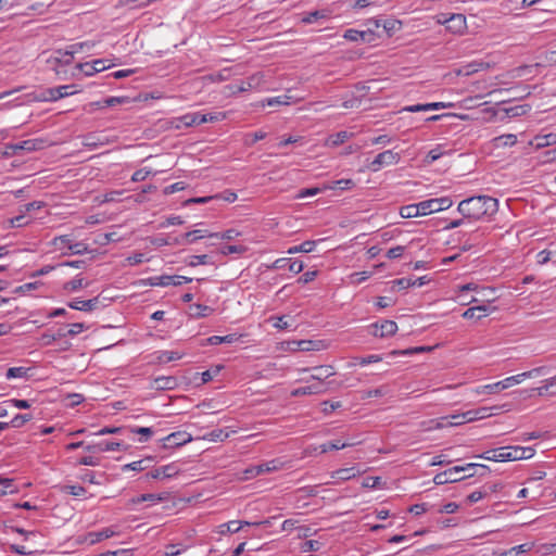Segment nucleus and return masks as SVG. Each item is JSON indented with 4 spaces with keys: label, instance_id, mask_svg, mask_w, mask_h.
Wrapping results in <instances>:
<instances>
[{
    "label": "nucleus",
    "instance_id": "52",
    "mask_svg": "<svg viewBox=\"0 0 556 556\" xmlns=\"http://www.w3.org/2000/svg\"><path fill=\"white\" fill-rule=\"evenodd\" d=\"M190 308L195 309V312L192 313V315L195 317H206L213 312V308H211L210 306H206V305H202V304H195V305L191 306Z\"/></svg>",
    "mask_w": 556,
    "mask_h": 556
},
{
    "label": "nucleus",
    "instance_id": "5",
    "mask_svg": "<svg viewBox=\"0 0 556 556\" xmlns=\"http://www.w3.org/2000/svg\"><path fill=\"white\" fill-rule=\"evenodd\" d=\"M401 160V156L397 152L392 150H387L379 153L374 161L368 165V168L372 172H378L384 165H393L397 164Z\"/></svg>",
    "mask_w": 556,
    "mask_h": 556
},
{
    "label": "nucleus",
    "instance_id": "62",
    "mask_svg": "<svg viewBox=\"0 0 556 556\" xmlns=\"http://www.w3.org/2000/svg\"><path fill=\"white\" fill-rule=\"evenodd\" d=\"M43 206V202L41 201H33V202H29L23 206H21L20 208V213H28L30 211H35V210H39Z\"/></svg>",
    "mask_w": 556,
    "mask_h": 556
},
{
    "label": "nucleus",
    "instance_id": "14",
    "mask_svg": "<svg viewBox=\"0 0 556 556\" xmlns=\"http://www.w3.org/2000/svg\"><path fill=\"white\" fill-rule=\"evenodd\" d=\"M178 387V379L174 376H160L153 379L152 388L155 390H174Z\"/></svg>",
    "mask_w": 556,
    "mask_h": 556
},
{
    "label": "nucleus",
    "instance_id": "64",
    "mask_svg": "<svg viewBox=\"0 0 556 556\" xmlns=\"http://www.w3.org/2000/svg\"><path fill=\"white\" fill-rule=\"evenodd\" d=\"M132 548H121L116 551H106V556H132Z\"/></svg>",
    "mask_w": 556,
    "mask_h": 556
},
{
    "label": "nucleus",
    "instance_id": "63",
    "mask_svg": "<svg viewBox=\"0 0 556 556\" xmlns=\"http://www.w3.org/2000/svg\"><path fill=\"white\" fill-rule=\"evenodd\" d=\"M318 275V271L317 270H308L306 273H304L299 279H298V283H301V285H306L311 281H313Z\"/></svg>",
    "mask_w": 556,
    "mask_h": 556
},
{
    "label": "nucleus",
    "instance_id": "32",
    "mask_svg": "<svg viewBox=\"0 0 556 556\" xmlns=\"http://www.w3.org/2000/svg\"><path fill=\"white\" fill-rule=\"evenodd\" d=\"M315 245H316V241L307 240V241H304L303 243H301L299 245L291 247L288 250V253L289 254L309 253V252H312L314 250Z\"/></svg>",
    "mask_w": 556,
    "mask_h": 556
},
{
    "label": "nucleus",
    "instance_id": "31",
    "mask_svg": "<svg viewBox=\"0 0 556 556\" xmlns=\"http://www.w3.org/2000/svg\"><path fill=\"white\" fill-rule=\"evenodd\" d=\"M494 146L500 147H511L517 142V136L514 134H506L494 138Z\"/></svg>",
    "mask_w": 556,
    "mask_h": 556
},
{
    "label": "nucleus",
    "instance_id": "58",
    "mask_svg": "<svg viewBox=\"0 0 556 556\" xmlns=\"http://www.w3.org/2000/svg\"><path fill=\"white\" fill-rule=\"evenodd\" d=\"M131 99L129 97H110L106 98V108L115 106L117 104L130 103Z\"/></svg>",
    "mask_w": 556,
    "mask_h": 556
},
{
    "label": "nucleus",
    "instance_id": "9",
    "mask_svg": "<svg viewBox=\"0 0 556 556\" xmlns=\"http://www.w3.org/2000/svg\"><path fill=\"white\" fill-rule=\"evenodd\" d=\"M163 441L165 448H174L189 443L192 441V437L186 431H177L167 435Z\"/></svg>",
    "mask_w": 556,
    "mask_h": 556
},
{
    "label": "nucleus",
    "instance_id": "51",
    "mask_svg": "<svg viewBox=\"0 0 556 556\" xmlns=\"http://www.w3.org/2000/svg\"><path fill=\"white\" fill-rule=\"evenodd\" d=\"M276 469H278L277 460H271V462H268V463H265V464L257 465L255 473L256 475H262V473H265V472L274 471Z\"/></svg>",
    "mask_w": 556,
    "mask_h": 556
},
{
    "label": "nucleus",
    "instance_id": "49",
    "mask_svg": "<svg viewBox=\"0 0 556 556\" xmlns=\"http://www.w3.org/2000/svg\"><path fill=\"white\" fill-rule=\"evenodd\" d=\"M327 15H326L325 11L316 10V11L309 12L305 16H303L302 22L304 24H311V23L317 21L318 18H324Z\"/></svg>",
    "mask_w": 556,
    "mask_h": 556
},
{
    "label": "nucleus",
    "instance_id": "60",
    "mask_svg": "<svg viewBox=\"0 0 556 556\" xmlns=\"http://www.w3.org/2000/svg\"><path fill=\"white\" fill-rule=\"evenodd\" d=\"M63 491L66 494H71L74 496H80L85 493V488L81 485H64Z\"/></svg>",
    "mask_w": 556,
    "mask_h": 556
},
{
    "label": "nucleus",
    "instance_id": "45",
    "mask_svg": "<svg viewBox=\"0 0 556 556\" xmlns=\"http://www.w3.org/2000/svg\"><path fill=\"white\" fill-rule=\"evenodd\" d=\"M267 136L266 132L262 131V130H258L254 134H250V135H247L245 138H244V144L245 146H253L255 144L258 140H263L265 139Z\"/></svg>",
    "mask_w": 556,
    "mask_h": 556
},
{
    "label": "nucleus",
    "instance_id": "11",
    "mask_svg": "<svg viewBox=\"0 0 556 556\" xmlns=\"http://www.w3.org/2000/svg\"><path fill=\"white\" fill-rule=\"evenodd\" d=\"M74 68L83 73L84 76H92L96 73L104 71V60L98 59L91 62L77 63Z\"/></svg>",
    "mask_w": 556,
    "mask_h": 556
},
{
    "label": "nucleus",
    "instance_id": "36",
    "mask_svg": "<svg viewBox=\"0 0 556 556\" xmlns=\"http://www.w3.org/2000/svg\"><path fill=\"white\" fill-rule=\"evenodd\" d=\"M172 280L169 275L154 276L147 279L149 286L152 287H167L169 286V281Z\"/></svg>",
    "mask_w": 556,
    "mask_h": 556
},
{
    "label": "nucleus",
    "instance_id": "56",
    "mask_svg": "<svg viewBox=\"0 0 556 556\" xmlns=\"http://www.w3.org/2000/svg\"><path fill=\"white\" fill-rule=\"evenodd\" d=\"M320 546H321V543L319 541L307 540L302 544L301 549H302V552H317V551H319Z\"/></svg>",
    "mask_w": 556,
    "mask_h": 556
},
{
    "label": "nucleus",
    "instance_id": "13",
    "mask_svg": "<svg viewBox=\"0 0 556 556\" xmlns=\"http://www.w3.org/2000/svg\"><path fill=\"white\" fill-rule=\"evenodd\" d=\"M273 267L276 269L288 268L293 274H299L303 270L304 265L302 261L291 258H278L274 262Z\"/></svg>",
    "mask_w": 556,
    "mask_h": 556
},
{
    "label": "nucleus",
    "instance_id": "46",
    "mask_svg": "<svg viewBox=\"0 0 556 556\" xmlns=\"http://www.w3.org/2000/svg\"><path fill=\"white\" fill-rule=\"evenodd\" d=\"M0 484L3 485V489L0 491V495L17 492L12 479L0 478Z\"/></svg>",
    "mask_w": 556,
    "mask_h": 556
},
{
    "label": "nucleus",
    "instance_id": "39",
    "mask_svg": "<svg viewBox=\"0 0 556 556\" xmlns=\"http://www.w3.org/2000/svg\"><path fill=\"white\" fill-rule=\"evenodd\" d=\"M350 445H351L350 443H344V442H341L340 440H334V441L324 443L323 445H320V448H321V453H326L328 451L341 450V448H344Z\"/></svg>",
    "mask_w": 556,
    "mask_h": 556
},
{
    "label": "nucleus",
    "instance_id": "24",
    "mask_svg": "<svg viewBox=\"0 0 556 556\" xmlns=\"http://www.w3.org/2000/svg\"><path fill=\"white\" fill-rule=\"evenodd\" d=\"M501 462L519 460L522 452L519 453L517 446H504L501 447Z\"/></svg>",
    "mask_w": 556,
    "mask_h": 556
},
{
    "label": "nucleus",
    "instance_id": "37",
    "mask_svg": "<svg viewBox=\"0 0 556 556\" xmlns=\"http://www.w3.org/2000/svg\"><path fill=\"white\" fill-rule=\"evenodd\" d=\"M41 141L28 139L24 140L22 142H18V147H15V149H20V151H35L40 148Z\"/></svg>",
    "mask_w": 556,
    "mask_h": 556
},
{
    "label": "nucleus",
    "instance_id": "1",
    "mask_svg": "<svg viewBox=\"0 0 556 556\" xmlns=\"http://www.w3.org/2000/svg\"><path fill=\"white\" fill-rule=\"evenodd\" d=\"M498 210L497 199L490 195H476L459 202L457 211L468 220H479L494 215Z\"/></svg>",
    "mask_w": 556,
    "mask_h": 556
},
{
    "label": "nucleus",
    "instance_id": "26",
    "mask_svg": "<svg viewBox=\"0 0 556 556\" xmlns=\"http://www.w3.org/2000/svg\"><path fill=\"white\" fill-rule=\"evenodd\" d=\"M98 302V298H93L90 300H76L68 304L71 308L79 309V311H91Z\"/></svg>",
    "mask_w": 556,
    "mask_h": 556
},
{
    "label": "nucleus",
    "instance_id": "42",
    "mask_svg": "<svg viewBox=\"0 0 556 556\" xmlns=\"http://www.w3.org/2000/svg\"><path fill=\"white\" fill-rule=\"evenodd\" d=\"M28 368L25 367H10L7 370V379L24 378L27 376Z\"/></svg>",
    "mask_w": 556,
    "mask_h": 556
},
{
    "label": "nucleus",
    "instance_id": "34",
    "mask_svg": "<svg viewBox=\"0 0 556 556\" xmlns=\"http://www.w3.org/2000/svg\"><path fill=\"white\" fill-rule=\"evenodd\" d=\"M531 110L529 104H520L505 109L506 114L509 117H517L527 114Z\"/></svg>",
    "mask_w": 556,
    "mask_h": 556
},
{
    "label": "nucleus",
    "instance_id": "54",
    "mask_svg": "<svg viewBox=\"0 0 556 556\" xmlns=\"http://www.w3.org/2000/svg\"><path fill=\"white\" fill-rule=\"evenodd\" d=\"M39 285H40V282H38V281L24 283L22 286L16 287L13 290V293H15V294H24L26 292H29L31 290L37 289Z\"/></svg>",
    "mask_w": 556,
    "mask_h": 556
},
{
    "label": "nucleus",
    "instance_id": "44",
    "mask_svg": "<svg viewBox=\"0 0 556 556\" xmlns=\"http://www.w3.org/2000/svg\"><path fill=\"white\" fill-rule=\"evenodd\" d=\"M497 406L494 407H480L477 409L468 410L467 415H475L477 416V419H483L492 415V409H497Z\"/></svg>",
    "mask_w": 556,
    "mask_h": 556
},
{
    "label": "nucleus",
    "instance_id": "20",
    "mask_svg": "<svg viewBox=\"0 0 556 556\" xmlns=\"http://www.w3.org/2000/svg\"><path fill=\"white\" fill-rule=\"evenodd\" d=\"M207 116L208 115H202L200 113H191V114H186V115L181 116L179 118V121H180V123L184 124V126L191 127V126L201 125L203 123H206Z\"/></svg>",
    "mask_w": 556,
    "mask_h": 556
},
{
    "label": "nucleus",
    "instance_id": "57",
    "mask_svg": "<svg viewBox=\"0 0 556 556\" xmlns=\"http://www.w3.org/2000/svg\"><path fill=\"white\" fill-rule=\"evenodd\" d=\"M380 477H366L362 482V486L365 489H376L380 485Z\"/></svg>",
    "mask_w": 556,
    "mask_h": 556
},
{
    "label": "nucleus",
    "instance_id": "29",
    "mask_svg": "<svg viewBox=\"0 0 556 556\" xmlns=\"http://www.w3.org/2000/svg\"><path fill=\"white\" fill-rule=\"evenodd\" d=\"M488 68H490V63L484 61H473L464 66L466 75H471Z\"/></svg>",
    "mask_w": 556,
    "mask_h": 556
},
{
    "label": "nucleus",
    "instance_id": "17",
    "mask_svg": "<svg viewBox=\"0 0 556 556\" xmlns=\"http://www.w3.org/2000/svg\"><path fill=\"white\" fill-rule=\"evenodd\" d=\"M205 237H210V238L218 237V232H216V233H208L207 231H203V230H200V229L192 230V231L186 232L180 240L176 239V242L177 243H193L198 239L205 238Z\"/></svg>",
    "mask_w": 556,
    "mask_h": 556
},
{
    "label": "nucleus",
    "instance_id": "25",
    "mask_svg": "<svg viewBox=\"0 0 556 556\" xmlns=\"http://www.w3.org/2000/svg\"><path fill=\"white\" fill-rule=\"evenodd\" d=\"M314 374L312 375V379L317 380L323 383L325 379H328L332 375H334V371L332 370L331 366H318L315 367Z\"/></svg>",
    "mask_w": 556,
    "mask_h": 556
},
{
    "label": "nucleus",
    "instance_id": "55",
    "mask_svg": "<svg viewBox=\"0 0 556 556\" xmlns=\"http://www.w3.org/2000/svg\"><path fill=\"white\" fill-rule=\"evenodd\" d=\"M478 457L484 458L486 460L501 462V447L489 450L483 454L479 455Z\"/></svg>",
    "mask_w": 556,
    "mask_h": 556
},
{
    "label": "nucleus",
    "instance_id": "2",
    "mask_svg": "<svg viewBox=\"0 0 556 556\" xmlns=\"http://www.w3.org/2000/svg\"><path fill=\"white\" fill-rule=\"evenodd\" d=\"M476 464H466L464 466H454L434 476L433 482L437 485H443L446 483H455L460 480L473 477L477 475Z\"/></svg>",
    "mask_w": 556,
    "mask_h": 556
},
{
    "label": "nucleus",
    "instance_id": "40",
    "mask_svg": "<svg viewBox=\"0 0 556 556\" xmlns=\"http://www.w3.org/2000/svg\"><path fill=\"white\" fill-rule=\"evenodd\" d=\"M433 348L431 346H417V348H410L402 351L394 350L390 354L391 355H412L416 353H422L431 351Z\"/></svg>",
    "mask_w": 556,
    "mask_h": 556
},
{
    "label": "nucleus",
    "instance_id": "43",
    "mask_svg": "<svg viewBox=\"0 0 556 556\" xmlns=\"http://www.w3.org/2000/svg\"><path fill=\"white\" fill-rule=\"evenodd\" d=\"M223 369L222 365H216L213 368L205 370L201 374L202 383L210 382L215 376H217Z\"/></svg>",
    "mask_w": 556,
    "mask_h": 556
},
{
    "label": "nucleus",
    "instance_id": "18",
    "mask_svg": "<svg viewBox=\"0 0 556 556\" xmlns=\"http://www.w3.org/2000/svg\"><path fill=\"white\" fill-rule=\"evenodd\" d=\"M452 103L444 102H432L426 104H415L406 106L404 110L408 112H420V111H429V110H440L452 106Z\"/></svg>",
    "mask_w": 556,
    "mask_h": 556
},
{
    "label": "nucleus",
    "instance_id": "50",
    "mask_svg": "<svg viewBox=\"0 0 556 556\" xmlns=\"http://www.w3.org/2000/svg\"><path fill=\"white\" fill-rule=\"evenodd\" d=\"M206 264H211L210 256L206 254L192 255L190 257V261L188 262V265L192 266V267L198 266V265H206Z\"/></svg>",
    "mask_w": 556,
    "mask_h": 556
},
{
    "label": "nucleus",
    "instance_id": "22",
    "mask_svg": "<svg viewBox=\"0 0 556 556\" xmlns=\"http://www.w3.org/2000/svg\"><path fill=\"white\" fill-rule=\"evenodd\" d=\"M486 313L488 307L485 305L472 306L463 313V317L466 319H481L486 316Z\"/></svg>",
    "mask_w": 556,
    "mask_h": 556
},
{
    "label": "nucleus",
    "instance_id": "16",
    "mask_svg": "<svg viewBox=\"0 0 556 556\" xmlns=\"http://www.w3.org/2000/svg\"><path fill=\"white\" fill-rule=\"evenodd\" d=\"M169 497H170V493L169 492H163V493H160V494L147 493V494H141V495L137 496V497H132L130 500V503L131 504H140L142 502L156 503V502L167 501Z\"/></svg>",
    "mask_w": 556,
    "mask_h": 556
},
{
    "label": "nucleus",
    "instance_id": "38",
    "mask_svg": "<svg viewBox=\"0 0 556 556\" xmlns=\"http://www.w3.org/2000/svg\"><path fill=\"white\" fill-rule=\"evenodd\" d=\"M34 417L31 414H17L12 418L10 425L13 428H21L26 422L30 421Z\"/></svg>",
    "mask_w": 556,
    "mask_h": 556
},
{
    "label": "nucleus",
    "instance_id": "19",
    "mask_svg": "<svg viewBox=\"0 0 556 556\" xmlns=\"http://www.w3.org/2000/svg\"><path fill=\"white\" fill-rule=\"evenodd\" d=\"M530 144H533L536 149L556 144V134L538 135L530 141Z\"/></svg>",
    "mask_w": 556,
    "mask_h": 556
},
{
    "label": "nucleus",
    "instance_id": "41",
    "mask_svg": "<svg viewBox=\"0 0 556 556\" xmlns=\"http://www.w3.org/2000/svg\"><path fill=\"white\" fill-rule=\"evenodd\" d=\"M228 432L223 430V429H215V430H212L210 433H207L206 435L203 437V439H207L210 441H213V442H217V441H224L228 438Z\"/></svg>",
    "mask_w": 556,
    "mask_h": 556
},
{
    "label": "nucleus",
    "instance_id": "21",
    "mask_svg": "<svg viewBox=\"0 0 556 556\" xmlns=\"http://www.w3.org/2000/svg\"><path fill=\"white\" fill-rule=\"evenodd\" d=\"M352 136H353L352 132H349L346 130H341V131L330 135L327 138L326 143L329 147H338V146L346 142Z\"/></svg>",
    "mask_w": 556,
    "mask_h": 556
},
{
    "label": "nucleus",
    "instance_id": "15",
    "mask_svg": "<svg viewBox=\"0 0 556 556\" xmlns=\"http://www.w3.org/2000/svg\"><path fill=\"white\" fill-rule=\"evenodd\" d=\"M55 87L41 88L34 92V100L40 102H52L61 99V93H56Z\"/></svg>",
    "mask_w": 556,
    "mask_h": 556
},
{
    "label": "nucleus",
    "instance_id": "35",
    "mask_svg": "<svg viewBox=\"0 0 556 556\" xmlns=\"http://www.w3.org/2000/svg\"><path fill=\"white\" fill-rule=\"evenodd\" d=\"M355 476H356V472H355L354 467L341 468V469H338L334 472H332V478H336V479H339L342 481L350 480V479L354 478Z\"/></svg>",
    "mask_w": 556,
    "mask_h": 556
},
{
    "label": "nucleus",
    "instance_id": "23",
    "mask_svg": "<svg viewBox=\"0 0 556 556\" xmlns=\"http://www.w3.org/2000/svg\"><path fill=\"white\" fill-rule=\"evenodd\" d=\"M241 336H238L237 333H230V334H227V336H212L210 338L206 339V343L207 344H211V345H218V344H222V343H233V342H237L239 340Z\"/></svg>",
    "mask_w": 556,
    "mask_h": 556
},
{
    "label": "nucleus",
    "instance_id": "3",
    "mask_svg": "<svg viewBox=\"0 0 556 556\" xmlns=\"http://www.w3.org/2000/svg\"><path fill=\"white\" fill-rule=\"evenodd\" d=\"M83 43H75L70 46V50H56L54 55L48 60V63L51 64V67L60 74V66L71 65L74 61V54L78 52L83 48Z\"/></svg>",
    "mask_w": 556,
    "mask_h": 556
},
{
    "label": "nucleus",
    "instance_id": "59",
    "mask_svg": "<svg viewBox=\"0 0 556 556\" xmlns=\"http://www.w3.org/2000/svg\"><path fill=\"white\" fill-rule=\"evenodd\" d=\"M355 186V182L352 179H340L334 181V186H332V189H340V190H349L352 189Z\"/></svg>",
    "mask_w": 556,
    "mask_h": 556
},
{
    "label": "nucleus",
    "instance_id": "48",
    "mask_svg": "<svg viewBox=\"0 0 556 556\" xmlns=\"http://www.w3.org/2000/svg\"><path fill=\"white\" fill-rule=\"evenodd\" d=\"M8 228H18V227H23L25 225L28 224V220H26V217H25V214L24 213H21L20 215L13 217V218H10L8 220Z\"/></svg>",
    "mask_w": 556,
    "mask_h": 556
},
{
    "label": "nucleus",
    "instance_id": "28",
    "mask_svg": "<svg viewBox=\"0 0 556 556\" xmlns=\"http://www.w3.org/2000/svg\"><path fill=\"white\" fill-rule=\"evenodd\" d=\"M400 215L403 218H413V217L421 216L422 214H421V208H419V203L402 206L400 210Z\"/></svg>",
    "mask_w": 556,
    "mask_h": 556
},
{
    "label": "nucleus",
    "instance_id": "6",
    "mask_svg": "<svg viewBox=\"0 0 556 556\" xmlns=\"http://www.w3.org/2000/svg\"><path fill=\"white\" fill-rule=\"evenodd\" d=\"M520 382H521V376L516 375V376L508 377V378H506L502 381L495 382V383L482 386L477 392L484 393V394H495V393H498V392H501L514 384L520 383Z\"/></svg>",
    "mask_w": 556,
    "mask_h": 556
},
{
    "label": "nucleus",
    "instance_id": "33",
    "mask_svg": "<svg viewBox=\"0 0 556 556\" xmlns=\"http://www.w3.org/2000/svg\"><path fill=\"white\" fill-rule=\"evenodd\" d=\"M446 23L448 29H454L455 31H459L465 25V16L462 14H453Z\"/></svg>",
    "mask_w": 556,
    "mask_h": 556
},
{
    "label": "nucleus",
    "instance_id": "12",
    "mask_svg": "<svg viewBox=\"0 0 556 556\" xmlns=\"http://www.w3.org/2000/svg\"><path fill=\"white\" fill-rule=\"evenodd\" d=\"M179 473V469L175 463L162 466L156 468L148 473H146L147 479H161V478H172Z\"/></svg>",
    "mask_w": 556,
    "mask_h": 556
},
{
    "label": "nucleus",
    "instance_id": "53",
    "mask_svg": "<svg viewBox=\"0 0 556 556\" xmlns=\"http://www.w3.org/2000/svg\"><path fill=\"white\" fill-rule=\"evenodd\" d=\"M342 406L340 401L331 402V401H324L321 403V412L326 415L332 413L333 410L340 408Z\"/></svg>",
    "mask_w": 556,
    "mask_h": 556
},
{
    "label": "nucleus",
    "instance_id": "8",
    "mask_svg": "<svg viewBox=\"0 0 556 556\" xmlns=\"http://www.w3.org/2000/svg\"><path fill=\"white\" fill-rule=\"evenodd\" d=\"M372 329L371 333L375 337H389L393 336L397 331V325L393 320L384 319L381 323H375L370 326Z\"/></svg>",
    "mask_w": 556,
    "mask_h": 556
},
{
    "label": "nucleus",
    "instance_id": "30",
    "mask_svg": "<svg viewBox=\"0 0 556 556\" xmlns=\"http://www.w3.org/2000/svg\"><path fill=\"white\" fill-rule=\"evenodd\" d=\"M182 355L175 351H161L156 356V363L166 364L173 361L180 359Z\"/></svg>",
    "mask_w": 556,
    "mask_h": 556
},
{
    "label": "nucleus",
    "instance_id": "10",
    "mask_svg": "<svg viewBox=\"0 0 556 556\" xmlns=\"http://www.w3.org/2000/svg\"><path fill=\"white\" fill-rule=\"evenodd\" d=\"M374 30L368 27L367 30H357V29H346L344 31L343 38L350 41H363V42H371L375 40Z\"/></svg>",
    "mask_w": 556,
    "mask_h": 556
},
{
    "label": "nucleus",
    "instance_id": "61",
    "mask_svg": "<svg viewBox=\"0 0 556 556\" xmlns=\"http://www.w3.org/2000/svg\"><path fill=\"white\" fill-rule=\"evenodd\" d=\"M185 189H186V184L182 181H179V182H175L170 186L165 187L163 190V193L167 195V194H172L177 191L185 190Z\"/></svg>",
    "mask_w": 556,
    "mask_h": 556
},
{
    "label": "nucleus",
    "instance_id": "47",
    "mask_svg": "<svg viewBox=\"0 0 556 556\" xmlns=\"http://www.w3.org/2000/svg\"><path fill=\"white\" fill-rule=\"evenodd\" d=\"M247 247L244 245H232V244H226L224 247H222V250L220 252L224 254V255H228V254H232V253H239V254H242L247 251Z\"/></svg>",
    "mask_w": 556,
    "mask_h": 556
},
{
    "label": "nucleus",
    "instance_id": "7",
    "mask_svg": "<svg viewBox=\"0 0 556 556\" xmlns=\"http://www.w3.org/2000/svg\"><path fill=\"white\" fill-rule=\"evenodd\" d=\"M261 525L266 526V527L270 526V520L266 519V520H263L260 522L231 520L229 522L220 525L218 527V533L222 535L227 534V533H236L245 526H261Z\"/></svg>",
    "mask_w": 556,
    "mask_h": 556
},
{
    "label": "nucleus",
    "instance_id": "27",
    "mask_svg": "<svg viewBox=\"0 0 556 556\" xmlns=\"http://www.w3.org/2000/svg\"><path fill=\"white\" fill-rule=\"evenodd\" d=\"M135 72V70H119L106 73V87L114 86V81L112 79H122L132 75Z\"/></svg>",
    "mask_w": 556,
    "mask_h": 556
},
{
    "label": "nucleus",
    "instance_id": "4",
    "mask_svg": "<svg viewBox=\"0 0 556 556\" xmlns=\"http://www.w3.org/2000/svg\"><path fill=\"white\" fill-rule=\"evenodd\" d=\"M453 202L448 197L439 199H429L419 202V208H421L422 215H428L434 212L447 210L452 206Z\"/></svg>",
    "mask_w": 556,
    "mask_h": 556
}]
</instances>
